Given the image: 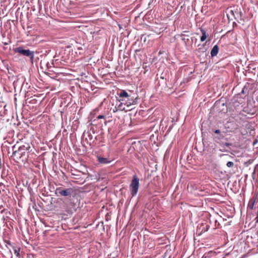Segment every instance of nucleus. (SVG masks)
Returning a JSON list of instances; mask_svg holds the SVG:
<instances>
[{"label": "nucleus", "mask_w": 258, "mask_h": 258, "mask_svg": "<svg viewBox=\"0 0 258 258\" xmlns=\"http://www.w3.org/2000/svg\"><path fill=\"white\" fill-rule=\"evenodd\" d=\"M118 95L122 98L121 101L124 102L127 107L137 104L138 103V96L133 95L131 92L128 93L126 91L121 90L118 93Z\"/></svg>", "instance_id": "1"}, {"label": "nucleus", "mask_w": 258, "mask_h": 258, "mask_svg": "<svg viewBox=\"0 0 258 258\" xmlns=\"http://www.w3.org/2000/svg\"><path fill=\"white\" fill-rule=\"evenodd\" d=\"M139 185V178L136 175H134L129 186L130 191L132 198L137 195Z\"/></svg>", "instance_id": "2"}, {"label": "nucleus", "mask_w": 258, "mask_h": 258, "mask_svg": "<svg viewBox=\"0 0 258 258\" xmlns=\"http://www.w3.org/2000/svg\"><path fill=\"white\" fill-rule=\"evenodd\" d=\"M15 53H19L23 56L30 58V61L33 63L34 59V52L29 49H25L23 47H18L14 49Z\"/></svg>", "instance_id": "3"}, {"label": "nucleus", "mask_w": 258, "mask_h": 258, "mask_svg": "<svg viewBox=\"0 0 258 258\" xmlns=\"http://www.w3.org/2000/svg\"><path fill=\"white\" fill-rule=\"evenodd\" d=\"M15 145L13 146L12 147L13 151V155L14 156L18 155L19 158H21L25 155L26 151L30 150V146L29 143H25L24 145L20 146L18 150H15Z\"/></svg>", "instance_id": "4"}, {"label": "nucleus", "mask_w": 258, "mask_h": 258, "mask_svg": "<svg viewBox=\"0 0 258 258\" xmlns=\"http://www.w3.org/2000/svg\"><path fill=\"white\" fill-rule=\"evenodd\" d=\"M74 192V190L72 188H63L58 187L56 189L55 194L57 196L71 197Z\"/></svg>", "instance_id": "5"}, {"label": "nucleus", "mask_w": 258, "mask_h": 258, "mask_svg": "<svg viewBox=\"0 0 258 258\" xmlns=\"http://www.w3.org/2000/svg\"><path fill=\"white\" fill-rule=\"evenodd\" d=\"M213 138L214 141L219 144H222L221 140L224 138V135L222 134L220 130H216L214 131Z\"/></svg>", "instance_id": "6"}, {"label": "nucleus", "mask_w": 258, "mask_h": 258, "mask_svg": "<svg viewBox=\"0 0 258 258\" xmlns=\"http://www.w3.org/2000/svg\"><path fill=\"white\" fill-rule=\"evenodd\" d=\"M256 200V197H252L249 200L247 207L251 210L253 209V206L254 205V203H255Z\"/></svg>", "instance_id": "7"}, {"label": "nucleus", "mask_w": 258, "mask_h": 258, "mask_svg": "<svg viewBox=\"0 0 258 258\" xmlns=\"http://www.w3.org/2000/svg\"><path fill=\"white\" fill-rule=\"evenodd\" d=\"M219 51V48L218 46L216 45H215L212 49L211 51V56L213 57L215 56H216L218 53Z\"/></svg>", "instance_id": "8"}, {"label": "nucleus", "mask_w": 258, "mask_h": 258, "mask_svg": "<svg viewBox=\"0 0 258 258\" xmlns=\"http://www.w3.org/2000/svg\"><path fill=\"white\" fill-rule=\"evenodd\" d=\"M98 161L101 164H108L111 162V161L108 160L107 158L103 157H98Z\"/></svg>", "instance_id": "9"}, {"label": "nucleus", "mask_w": 258, "mask_h": 258, "mask_svg": "<svg viewBox=\"0 0 258 258\" xmlns=\"http://www.w3.org/2000/svg\"><path fill=\"white\" fill-rule=\"evenodd\" d=\"M201 31L202 34V36L201 37V41L202 42L205 41L208 37V35L207 34L206 31L204 29H201Z\"/></svg>", "instance_id": "10"}, {"label": "nucleus", "mask_w": 258, "mask_h": 258, "mask_svg": "<svg viewBox=\"0 0 258 258\" xmlns=\"http://www.w3.org/2000/svg\"><path fill=\"white\" fill-rule=\"evenodd\" d=\"M210 226L209 225H204L201 226L200 228H202V232H206L208 230Z\"/></svg>", "instance_id": "11"}, {"label": "nucleus", "mask_w": 258, "mask_h": 258, "mask_svg": "<svg viewBox=\"0 0 258 258\" xmlns=\"http://www.w3.org/2000/svg\"><path fill=\"white\" fill-rule=\"evenodd\" d=\"M115 111L117 110H123L125 109L124 107H122V103H120L118 105L115 106ZM113 111L115 112V110H113Z\"/></svg>", "instance_id": "12"}, {"label": "nucleus", "mask_w": 258, "mask_h": 258, "mask_svg": "<svg viewBox=\"0 0 258 258\" xmlns=\"http://www.w3.org/2000/svg\"><path fill=\"white\" fill-rule=\"evenodd\" d=\"M20 248H14V253L16 254V255L17 257L20 256Z\"/></svg>", "instance_id": "13"}, {"label": "nucleus", "mask_w": 258, "mask_h": 258, "mask_svg": "<svg viewBox=\"0 0 258 258\" xmlns=\"http://www.w3.org/2000/svg\"><path fill=\"white\" fill-rule=\"evenodd\" d=\"M226 165L227 167H231L232 166H233L234 165V163L233 162H231V161H228L227 164H226Z\"/></svg>", "instance_id": "14"}, {"label": "nucleus", "mask_w": 258, "mask_h": 258, "mask_svg": "<svg viewBox=\"0 0 258 258\" xmlns=\"http://www.w3.org/2000/svg\"><path fill=\"white\" fill-rule=\"evenodd\" d=\"M6 0H0V9L3 6L4 3L6 2Z\"/></svg>", "instance_id": "15"}, {"label": "nucleus", "mask_w": 258, "mask_h": 258, "mask_svg": "<svg viewBox=\"0 0 258 258\" xmlns=\"http://www.w3.org/2000/svg\"><path fill=\"white\" fill-rule=\"evenodd\" d=\"M221 143H222V144H221V145H224V146H226L227 147H229V146H230L231 145V144L229 143H223L222 141H221Z\"/></svg>", "instance_id": "16"}, {"label": "nucleus", "mask_w": 258, "mask_h": 258, "mask_svg": "<svg viewBox=\"0 0 258 258\" xmlns=\"http://www.w3.org/2000/svg\"><path fill=\"white\" fill-rule=\"evenodd\" d=\"M104 118H105V116H104V115H98V116L97 117V118L98 119H104Z\"/></svg>", "instance_id": "17"}, {"label": "nucleus", "mask_w": 258, "mask_h": 258, "mask_svg": "<svg viewBox=\"0 0 258 258\" xmlns=\"http://www.w3.org/2000/svg\"><path fill=\"white\" fill-rule=\"evenodd\" d=\"M255 222L256 223H258V210H257V213H256V216L255 218Z\"/></svg>", "instance_id": "18"}, {"label": "nucleus", "mask_w": 258, "mask_h": 258, "mask_svg": "<svg viewBox=\"0 0 258 258\" xmlns=\"http://www.w3.org/2000/svg\"><path fill=\"white\" fill-rule=\"evenodd\" d=\"M9 254H10V256L11 258H12L13 257V254H12V251L10 249L9 250Z\"/></svg>", "instance_id": "19"}, {"label": "nucleus", "mask_w": 258, "mask_h": 258, "mask_svg": "<svg viewBox=\"0 0 258 258\" xmlns=\"http://www.w3.org/2000/svg\"><path fill=\"white\" fill-rule=\"evenodd\" d=\"M3 187H4V185L3 184H0V189H3Z\"/></svg>", "instance_id": "20"}, {"label": "nucleus", "mask_w": 258, "mask_h": 258, "mask_svg": "<svg viewBox=\"0 0 258 258\" xmlns=\"http://www.w3.org/2000/svg\"><path fill=\"white\" fill-rule=\"evenodd\" d=\"M244 89H245V88H243L242 89V91H241V93H243V94H244Z\"/></svg>", "instance_id": "21"}, {"label": "nucleus", "mask_w": 258, "mask_h": 258, "mask_svg": "<svg viewBox=\"0 0 258 258\" xmlns=\"http://www.w3.org/2000/svg\"><path fill=\"white\" fill-rule=\"evenodd\" d=\"M7 243L9 244H10V242L9 241L7 242Z\"/></svg>", "instance_id": "22"}]
</instances>
